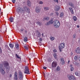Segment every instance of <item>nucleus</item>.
Listing matches in <instances>:
<instances>
[{
	"mask_svg": "<svg viewBox=\"0 0 80 80\" xmlns=\"http://www.w3.org/2000/svg\"><path fill=\"white\" fill-rule=\"evenodd\" d=\"M56 14L57 15V16H58L59 15V13L57 12H55Z\"/></svg>",
	"mask_w": 80,
	"mask_h": 80,
	"instance_id": "obj_47",
	"label": "nucleus"
},
{
	"mask_svg": "<svg viewBox=\"0 0 80 80\" xmlns=\"http://www.w3.org/2000/svg\"><path fill=\"white\" fill-rule=\"evenodd\" d=\"M2 63L4 65V67H6V69H8L9 70L10 69V67L9 63L8 62L4 61Z\"/></svg>",
	"mask_w": 80,
	"mask_h": 80,
	"instance_id": "obj_1",
	"label": "nucleus"
},
{
	"mask_svg": "<svg viewBox=\"0 0 80 80\" xmlns=\"http://www.w3.org/2000/svg\"><path fill=\"white\" fill-rule=\"evenodd\" d=\"M2 53V48L0 47V53Z\"/></svg>",
	"mask_w": 80,
	"mask_h": 80,
	"instance_id": "obj_44",
	"label": "nucleus"
},
{
	"mask_svg": "<svg viewBox=\"0 0 80 80\" xmlns=\"http://www.w3.org/2000/svg\"><path fill=\"white\" fill-rule=\"evenodd\" d=\"M61 63L62 65H64L65 64V61H64V59L63 58H61L60 59Z\"/></svg>",
	"mask_w": 80,
	"mask_h": 80,
	"instance_id": "obj_15",
	"label": "nucleus"
},
{
	"mask_svg": "<svg viewBox=\"0 0 80 80\" xmlns=\"http://www.w3.org/2000/svg\"><path fill=\"white\" fill-rule=\"evenodd\" d=\"M36 24H37V25H38L39 26H41L42 25V23L39 21L37 22Z\"/></svg>",
	"mask_w": 80,
	"mask_h": 80,
	"instance_id": "obj_22",
	"label": "nucleus"
},
{
	"mask_svg": "<svg viewBox=\"0 0 80 80\" xmlns=\"http://www.w3.org/2000/svg\"><path fill=\"white\" fill-rule=\"evenodd\" d=\"M50 15H51V16L53 15V13L52 12V13H51Z\"/></svg>",
	"mask_w": 80,
	"mask_h": 80,
	"instance_id": "obj_54",
	"label": "nucleus"
},
{
	"mask_svg": "<svg viewBox=\"0 0 80 80\" xmlns=\"http://www.w3.org/2000/svg\"><path fill=\"white\" fill-rule=\"evenodd\" d=\"M49 17H45L43 19V20L44 21H45V20H49Z\"/></svg>",
	"mask_w": 80,
	"mask_h": 80,
	"instance_id": "obj_23",
	"label": "nucleus"
},
{
	"mask_svg": "<svg viewBox=\"0 0 80 80\" xmlns=\"http://www.w3.org/2000/svg\"><path fill=\"white\" fill-rule=\"evenodd\" d=\"M57 70H58V71H60V68L59 66H58L57 68Z\"/></svg>",
	"mask_w": 80,
	"mask_h": 80,
	"instance_id": "obj_34",
	"label": "nucleus"
},
{
	"mask_svg": "<svg viewBox=\"0 0 80 80\" xmlns=\"http://www.w3.org/2000/svg\"><path fill=\"white\" fill-rule=\"evenodd\" d=\"M63 12H62L60 13V17L61 18L62 17H63Z\"/></svg>",
	"mask_w": 80,
	"mask_h": 80,
	"instance_id": "obj_28",
	"label": "nucleus"
},
{
	"mask_svg": "<svg viewBox=\"0 0 80 80\" xmlns=\"http://www.w3.org/2000/svg\"><path fill=\"white\" fill-rule=\"evenodd\" d=\"M53 24L55 28H58L60 27V22L58 20H55L54 21Z\"/></svg>",
	"mask_w": 80,
	"mask_h": 80,
	"instance_id": "obj_2",
	"label": "nucleus"
},
{
	"mask_svg": "<svg viewBox=\"0 0 80 80\" xmlns=\"http://www.w3.org/2000/svg\"><path fill=\"white\" fill-rule=\"evenodd\" d=\"M1 11V9L0 8V11Z\"/></svg>",
	"mask_w": 80,
	"mask_h": 80,
	"instance_id": "obj_64",
	"label": "nucleus"
},
{
	"mask_svg": "<svg viewBox=\"0 0 80 80\" xmlns=\"http://www.w3.org/2000/svg\"><path fill=\"white\" fill-rule=\"evenodd\" d=\"M77 27L78 28H79V26H78V25L77 26Z\"/></svg>",
	"mask_w": 80,
	"mask_h": 80,
	"instance_id": "obj_61",
	"label": "nucleus"
},
{
	"mask_svg": "<svg viewBox=\"0 0 80 80\" xmlns=\"http://www.w3.org/2000/svg\"><path fill=\"white\" fill-rule=\"evenodd\" d=\"M68 63H70V61H68Z\"/></svg>",
	"mask_w": 80,
	"mask_h": 80,
	"instance_id": "obj_62",
	"label": "nucleus"
},
{
	"mask_svg": "<svg viewBox=\"0 0 80 80\" xmlns=\"http://www.w3.org/2000/svg\"><path fill=\"white\" fill-rule=\"evenodd\" d=\"M41 41H42V40L38 41L36 42L38 43V45L41 46L42 45V42H41Z\"/></svg>",
	"mask_w": 80,
	"mask_h": 80,
	"instance_id": "obj_24",
	"label": "nucleus"
},
{
	"mask_svg": "<svg viewBox=\"0 0 80 80\" xmlns=\"http://www.w3.org/2000/svg\"><path fill=\"white\" fill-rule=\"evenodd\" d=\"M36 13H40V9L39 6H37L36 7Z\"/></svg>",
	"mask_w": 80,
	"mask_h": 80,
	"instance_id": "obj_11",
	"label": "nucleus"
},
{
	"mask_svg": "<svg viewBox=\"0 0 80 80\" xmlns=\"http://www.w3.org/2000/svg\"><path fill=\"white\" fill-rule=\"evenodd\" d=\"M43 68L45 70H46L47 69V67H43Z\"/></svg>",
	"mask_w": 80,
	"mask_h": 80,
	"instance_id": "obj_53",
	"label": "nucleus"
},
{
	"mask_svg": "<svg viewBox=\"0 0 80 80\" xmlns=\"http://www.w3.org/2000/svg\"><path fill=\"white\" fill-rule=\"evenodd\" d=\"M74 59L75 60H78V56H76L74 57Z\"/></svg>",
	"mask_w": 80,
	"mask_h": 80,
	"instance_id": "obj_32",
	"label": "nucleus"
},
{
	"mask_svg": "<svg viewBox=\"0 0 80 80\" xmlns=\"http://www.w3.org/2000/svg\"><path fill=\"white\" fill-rule=\"evenodd\" d=\"M20 30H21V32H23V29H21Z\"/></svg>",
	"mask_w": 80,
	"mask_h": 80,
	"instance_id": "obj_56",
	"label": "nucleus"
},
{
	"mask_svg": "<svg viewBox=\"0 0 80 80\" xmlns=\"http://www.w3.org/2000/svg\"><path fill=\"white\" fill-rule=\"evenodd\" d=\"M69 5L70 7H71L72 8H75V5L72 2H69Z\"/></svg>",
	"mask_w": 80,
	"mask_h": 80,
	"instance_id": "obj_13",
	"label": "nucleus"
},
{
	"mask_svg": "<svg viewBox=\"0 0 80 80\" xmlns=\"http://www.w3.org/2000/svg\"><path fill=\"white\" fill-rule=\"evenodd\" d=\"M73 55V52H71L70 53V55L71 56H72V55Z\"/></svg>",
	"mask_w": 80,
	"mask_h": 80,
	"instance_id": "obj_51",
	"label": "nucleus"
},
{
	"mask_svg": "<svg viewBox=\"0 0 80 80\" xmlns=\"http://www.w3.org/2000/svg\"><path fill=\"white\" fill-rule=\"evenodd\" d=\"M60 6H56L55 7V10L57 12H58V11H59V10H60Z\"/></svg>",
	"mask_w": 80,
	"mask_h": 80,
	"instance_id": "obj_16",
	"label": "nucleus"
},
{
	"mask_svg": "<svg viewBox=\"0 0 80 80\" xmlns=\"http://www.w3.org/2000/svg\"><path fill=\"white\" fill-rule=\"evenodd\" d=\"M74 70V68L73 67H71L70 68V70L71 72H72Z\"/></svg>",
	"mask_w": 80,
	"mask_h": 80,
	"instance_id": "obj_39",
	"label": "nucleus"
},
{
	"mask_svg": "<svg viewBox=\"0 0 80 80\" xmlns=\"http://www.w3.org/2000/svg\"><path fill=\"white\" fill-rule=\"evenodd\" d=\"M6 47L7 48V49H8L9 50H10V48H9V47H8V45H6Z\"/></svg>",
	"mask_w": 80,
	"mask_h": 80,
	"instance_id": "obj_38",
	"label": "nucleus"
},
{
	"mask_svg": "<svg viewBox=\"0 0 80 80\" xmlns=\"http://www.w3.org/2000/svg\"><path fill=\"white\" fill-rule=\"evenodd\" d=\"M12 2L13 3H15V0H12Z\"/></svg>",
	"mask_w": 80,
	"mask_h": 80,
	"instance_id": "obj_52",
	"label": "nucleus"
},
{
	"mask_svg": "<svg viewBox=\"0 0 80 80\" xmlns=\"http://www.w3.org/2000/svg\"><path fill=\"white\" fill-rule=\"evenodd\" d=\"M15 55L17 58H18L17 59V61L18 62H20L21 61V58L19 57L17 54H16Z\"/></svg>",
	"mask_w": 80,
	"mask_h": 80,
	"instance_id": "obj_12",
	"label": "nucleus"
},
{
	"mask_svg": "<svg viewBox=\"0 0 80 80\" xmlns=\"http://www.w3.org/2000/svg\"><path fill=\"white\" fill-rule=\"evenodd\" d=\"M9 20L11 22H13V18H9Z\"/></svg>",
	"mask_w": 80,
	"mask_h": 80,
	"instance_id": "obj_27",
	"label": "nucleus"
},
{
	"mask_svg": "<svg viewBox=\"0 0 80 80\" xmlns=\"http://www.w3.org/2000/svg\"><path fill=\"white\" fill-rule=\"evenodd\" d=\"M71 12L72 14H74V12H73V10L71 11Z\"/></svg>",
	"mask_w": 80,
	"mask_h": 80,
	"instance_id": "obj_49",
	"label": "nucleus"
},
{
	"mask_svg": "<svg viewBox=\"0 0 80 80\" xmlns=\"http://www.w3.org/2000/svg\"><path fill=\"white\" fill-rule=\"evenodd\" d=\"M50 39L51 40H54L55 38L52 37H51L50 38Z\"/></svg>",
	"mask_w": 80,
	"mask_h": 80,
	"instance_id": "obj_36",
	"label": "nucleus"
},
{
	"mask_svg": "<svg viewBox=\"0 0 80 80\" xmlns=\"http://www.w3.org/2000/svg\"><path fill=\"white\" fill-rule=\"evenodd\" d=\"M39 4H43V2L42 1H39Z\"/></svg>",
	"mask_w": 80,
	"mask_h": 80,
	"instance_id": "obj_45",
	"label": "nucleus"
},
{
	"mask_svg": "<svg viewBox=\"0 0 80 80\" xmlns=\"http://www.w3.org/2000/svg\"><path fill=\"white\" fill-rule=\"evenodd\" d=\"M53 56H54V58H55L56 59L57 58V54L55 53H54L53 54Z\"/></svg>",
	"mask_w": 80,
	"mask_h": 80,
	"instance_id": "obj_33",
	"label": "nucleus"
},
{
	"mask_svg": "<svg viewBox=\"0 0 80 80\" xmlns=\"http://www.w3.org/2000/svg\"><path fill=\"white\" fill-rule=\"evenodd\" d=\"M24 49L26 50H28V49L30 48V47L29 46V45H27L26 46H25L24 47Z\"/></svg>",
	"mask_w": 80,
	"mask_h": 80,
	"instance_id": "obj_17",
	"label": "nucleus"
},
{
	"mask_svg": "<svg viewBox=\"0 0 80 80\" xmlns=\"http://www.w3.org/2000/svg\"><path fill=\"white\" fill-rule=\"evenodd\" d=\"M57 67V61H53L52 63V68H56Z\"/></svg>",
	"mask_w": 80,
	"mask_h": 80,
	"instance_id": "obj_6",
	"label": "nucleus"
},
{
	"mask_svg": "<svg viewBox=\"0 0 80 80\" xmlns=\"http://www.w3.org/2000/svg\"><path fill=\"white\" fill-rule=\"evenodd\" d=\"M23 10L25 11L26 13H28L29 14L30 13V9L27 7H24L23 8Z\"/></svg>",
	"mask_w": 80,
	"mask_h": 80,
	"instance_id": "obj_7",
	"label": "nucleus"
},
{
	"mask_svg": "<svg viewBox=\"0 0 80 80\" xmlns=\"http://www.w3.org/2000/svg\"><path fill=\"white\" fill-rule=\"evenodd\" d=\"M60 46H58L59 49L60 50V52H62V50L65 47V43H61L60 44Z\"/></svg>",
	"mask_w": 80,
	"mask_h": 80,
	"instance_id": "obj_5",
	"label": "nucleus"
},
{
	"mask_svg": "<svg viewBox=\"0 0 80 80\" xmlns=\"http://www.w3.org/2000/svg\"><path fill=\"white\" fill-rule=\"evenodd\" d=\"M54 21H53L52 20H51L50 21L49 23L50 24H52V23H53V22Z\"/></svg>",
	"mask_w": 80,
	"mask_h": 80,
	"instance_id": "obj_37",
	"label": "nucleus"
},
{
	"mask_svg": "<svg viewBox=\"0 0 80 80\" xmlns=\"http://www.w3.org/2000/svg\"><path fill=\"white\" fill-rule=\"evenodd\" d=\"M27 5L28 7H31V2L29 0H28L27 1Z\"/></svg>",
	"mask_w": 80,
	"mask_h": 80,
	"instance_id": "obj_19",
	"label": "nucleus"
},
{
	"mask_svg": "<svg viewBox=\"0 0 80 80\" xmlns=\"http://www.w3.org/2000/svg\"><path fill=\"white\" fill-rule=\"evenodd\" d=\"M18 73L16 71L14 73V80H18Z\"/></svg>",
	"mask_w": 80,
	"mask_h": 80,
	"instance_id": "obj_9",
	"label": "nucleus"
},
{
	"mask_svg": "<svg viewBox=\"0 0 80 80\" xmlns=\"http://www.w3.org/2000/svg\"><path fill=\"white\" fill-rule=\"evenodd\" d=\"M15 48L16 49H19V45L18 44H16L15 45Z\"/></svg>",
	"mask_w": 80,
	"mask_h": 80,
	"instance_id": "obj_26",
	"label": "nucleus"
},
{
	"mask_svg": "<svg viewBox=\"0 0 80 80\" xmlns=\"http://www.w3.org/2000/svg\"><path fill=\"white\" fill-rule=\"evenodd\" d=\"M75 74L76 76H78V77H80V71L79 72H75Z\"/></svg>",
	"mask_w": 80,
	"mask_h": 80,
	"instance_id": "obj_20",
	"label": "nucleus"
},
{
	"mask_svg": "<svg viewBox=\"0 0 80 80\" xmlns=\"http://www.w3.org/2000/svg\"><path fill=\"white\" fill-rule=\"evenodd\" d=\"M3 64H0V70H2L3 69Z\"/></svg>",
	"mask_w": 80,
	"mask_h": 80,
	"instance_id": "obj_30",
	"label": "nucleus"
},
{
	"mask_svg": "<svg viewBox=\"0 0 80 80\" xmlns=\"http://www.w3.org/2000/svg\"><path fill=\"white\" fill-rule=\"evenodd\" d=\"M42 40V38H40L39 40Z\"/></svg>",
	"mask_w": 80,
	"mask_h": 80,
	"instance_id": "obj_58",
	"label": "nucleus"
},
{
	"mask_svg": "<svg viewBox=\"0 0 80 80\" xmlns=\"http://www.w3.org/2000/svg\"><path fill=\"white\" fill-rule=\"evenodd\" d=\"M50 23V22H48L47 23V24H46V25H49Z\"/></svg>",
	"mask_w": 80,
	"mask_h": 80,
	"instance_id": "obj_43",
	"label": "nucleus"
},
{
	"mask_svg": "<svg viewBox=\"0 0 80 80\" xmlns=\"http://www.w3.org/2000/svg\"><path fill=\"white\" fill-rule=\"evenodd\" d=\"M24 73H26V74H30V70L28 68V66H25V67Z\"/></svg>",
	"mask_w": 80,
	"mask_h": 80,
	"instance_id": "obj_4",
	"label": "nucleus"
},
{
	"mask_svg": "<svg viewBox=\"0 0 80 80\" xmlns=\"http://www.w3.org/2000/svg\"><path fill=\"white\" fill-rule=\"evenodd\" d=\"M42 37H43V33H42Z\"/></svg>",
	"mask_w": 80,
	"mask_h": 80,
	"instance_id": "obj_59",
	"label": "nucleus"
},
{
	"mask_svg": "<svg viewBox=\"0 0 80 80\" xmlns=\"http://www.w3.org/2000/svg\"><path fill=\"white\" fill-rule=\"evenodd\" d=\"M12 74H10V78H12Z\"/></svg>",
	"mask_w": 80,
	"mask_h": 80,
	"instance_id": "obj_55",
	"label": "nucleus"
},
{
	"mask_svg": "<svg viewBox=\"0 0 80 80\" xmlns=\"http://www.w3.org/2000/svg\"><path fill=\"white\" fill-rule=\"evenodd\" d=\"M54 1L56 2H57V3H58V0H54Z\"/></svg>",
	"mask_w": 80,
	"mask_h": 80,
	"instance_id": "obj_50",
	"label": "nucleus"
},
{
	"mask_svg": "<svg viewBox=\"0 0 80 80\" xmlns=\"http://www.w3.org/2000/svg\"><path fill=\"white\" fill-rule=\"evenodd\" d=\"M53 52H54V53H55V52H57V51L56 49H54L53 50Z\"/></svg>",
	"mask_w": 80,
	"mask_h": 80,
	"instance_id": "obj_48",
	"label": "nucleus"
},
{
	"mask_svg": "<svg viewBox=\"0 0 80 80\" xmlns=\"http://www.w3.org/2000/svg\"><path fill=\"white\" fill-rule=\"evenodd\" d=\"M72 67V64H70V67Z\"/></svg>",
	"mask_w": 80,
	"mask_h": 80,
	"instance_id": "obj_57",
	"label": "nucleus"
},
{
	"mask_svg": "<svg viewBox=\"0 0 80 80\" xmlns=\"http://www.w3.org/2000/svg\"><path fill=\"white\" fill-rule=\"evenodd\" d=\"M24 42H27V40H24Z\"/></svg>",
	"mask_w": 80,
	"mask_h": 80,
	"instance_id": "obj_63",
	"label": "nucleus"
},
{
	"mask_svg": "<svg viewBox=\"0 0 80 80\" xmlns=\"http://www.w3.org/2000/svg\"><path fill=\"white\" fill-rule=\"evenodd\" d=\"M44 10H45V11H47L49 9V8L48 7H44Z\"/></svg>",
	"mask_w": 80,
	"mask_h": 80,
	"instance_id": "obj_29",
	"label": "nucleus"
},
{
	"mask_svg": "<svg viewBox=\"0 0 80 80\" xmlns=\"http://www.w3.org/2000/svg\"><path fill=\"white\" fill-rule=\"evenodd\" d=\"M18 78L19 80H22L23 79V74L21 71H19L18 72Z\"/></svg>",
	"mask_w": 80,
	"mask_h": 80,
	"instance_id": "obj_3",
	"label": "nucleus"
},
{
	"mask_svg": "<svg viewBox=\"0 0 80 80\" xmlns=\"http://www.w3.org/2000/svg\"><path fill=\"white\" fill-rule=\"evenodd\" d=\"M9 45L10 48H13L14 47V45L12 44L11 43L9 44Z\"/></svg>",
	"mask_w": 80,
	"mask_h": 80,
	"instance_id": "obj_25",
	"label": "nucleus"
},
{
	"mask_svg": "<svg viewBox=\"0 0 80 80\" xmlns=\"http://www.w3.org/2000/svg\"><path fill=\"white\" fill-rule=\"evenodd\" d=\"M36 36L38 38H40V36H41L40 32L38 31H36Z\"/></svg>",
	"mask_w": 80,
	"mask_h": 80,
	"instance_id": "obj_14",
	"label": "nucleus"
},
{
	"mask_svg": "<svg viewBox=\"0 0 80 80\" xmlns=\"http://www.w3.org/2000/svg\"><path fill=\"white\" fill-rule=\"evenodd\" d=\"M22 8H17V12L18 13H22Z\"/></svg>",
	"mask_w": 80,
	"mask_h": 80,
	"instance_id": "obj_10",
	"label": "nucleus"
},
{
	"mask_svg": "<svg viewBox=\"0 0 80 80\" xmlns=\"http://www.w3.org/2000/svg\"><path fill=\"white\" fill-rule=\"evenodd\" d=\"M73 64H74V65H78V63L76 61H73Z\"/></svg>",
	"mask_w": 80,
	"mask_h": 80,
	"instance_id": "obj_35",
	"label": "nucleus"
},
{
	"mask_svg": "<svg viewBox=\"0 0 80 80\" xmlns=\"http://www.w3.org/2000/svg\"><path fill=\"white\" fill-rule=\"evenodd\" d=\"M1 14L2 15H3V12H2L1 13Z\"/></svg>",
	"mask_w": 80,
	"mask_h": 80,
	"instance_id": "obj_60",
	"label": "nucleus"
},
{
	"mask_svg": "<svg viewBox=\"0 0 80 80\" xmlns=\"http://www.w3.org/2000/svg\"><path fill=\"white\" fill-rule=\"evenodd\" d=\"M68 79L69 80H75L76 78L72 75H71L69 76Z\"/></svg>",
	"mask_w": 80,
	"mask_h": 80,
	"instance_id": "obj_8",
	"label": "nucleus"
},
{
	"mask_svg": "<svg viewBox=\"0 0 80 80\" xmlns=\"http://www.w3.org/2000/svg\"><path fill=\"white\" fill-rule=\"evenodd\" d=\"M28 40V38H27V37H25L24 38V40Z\"/></svg>",
	"mask_w": 80,
	"mask_h": 80,
	"instance_id": "obj_42",
	"label": "nucleus"
},
{
	"mask_svg": "<svg viewBox=\"0 0 80 80\" xmlns=\"http://www.w3.org/2000/svg\"><path fill=\"white\" fill-rule=\"evenodd\" d=\"M73 19L75 22H76V21H77V17L75 16L73 17Z\"/></svg>",
	"mask_w": 80,
	"mask_h": 80,
	"instance_id": "obj_31",
	"label": "nucleus"
},
{
	"mask_svg": "<svg viewBox=\"0 0 80 80\" xmlns=\"http://www.w3.org/2000/svg\"><path fill=\"white\" fill-rule=\"evenodd\" d=\"M22 13L23 14V15H24V14H25V11L24 10H23V9L22 10Z\"/></svg>",
	"mask_w": 80,
	"mask_h": 80,
	"instance_id": "obj_40",
	"label": "nucleus"
},
{
	"mask_svg": "<svg viewBox=\"0 0 80 80\" xmlns=\"http://www.w3.org/2000/svg\"><path fill=\"white\" fill-rule=\"evenodd\" d=\"M76 38V34H74L73 35V38Z\"/></svg>",
	"mask_w": 80,
	"mask_h": 80,
	"instance_id": "obj_46",
	"label": "nucleus"
},
{
	"mask_svg": "<svg viewBox=\"0 0 80 80\" xmlns=\"http://www.w3.org/2000/svg\"><path fill=\"white\" fill-rule=\"evenodd\" d=\"M72 8V7H70V8H69V9L70 10V11H72V10H73V9Z\"/></svg>",
	"mask_w": 80,
	"mask_h": 80,
	"instance_id": "obj_41",
	"label": "nucleus"
},
{
	"mask_svg": "<svg viewBox=\"0 0 80 80\" xmlns=\"http://www.w3.org/2000/svg\"><path fill=\"white\" fill-rule=\"evenodd\" d=\"M76 52L77 53H80V48L79 47H78L76 49Z\"/></svg>",
	"mask_w": 80,
	"mask_h": 80,
	"instance_id": "obj_21",
	"label": "nucleus"
},
{
	"mask_svg": "<svg viewBox=\"0 0 80 80\" xmlns=\"http://www.w3.org/2000/svg\"><path fill=\"white\" fill-rule=\"evenodd\" d=\"M0 72L2 75H5V71L3 70V69H0Z\"/></svg>",
	"mask_w": 80,
	"mask_h": 80,
	"instance_id": "obj_18",
	"label": "nucleus"
}]
</instances>
